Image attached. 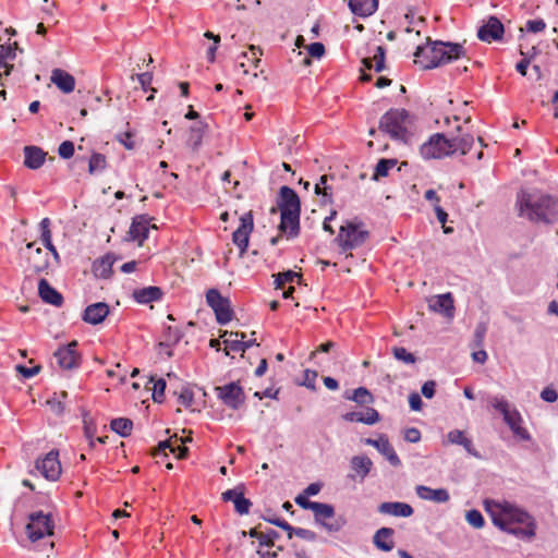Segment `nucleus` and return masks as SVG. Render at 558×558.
I'll list each match as a JSON object with an SVG mask.
<instances>
[{"label": "nucleus", "instance_id": "aec40b11", "mask_svg": "<svg viewBox=\"0 0 558 558\" xmlns=\"http://www.w3.org/2000/svg\"><path fill=\"white\" fill-rule=\"evenodd\" d=\"M350 466L352 473L349 474V477L352 481H359L360 483H362L369 474L373 468V461L364 454L354 456L350 460Z\"/></svg>", "mask_w": 558, "mask_h": 558}, {"label": "nucleus", "instance_id": "1a4fd4ad", "mask_svg": "<svg viewBox=\"0 0 558 558\" xmlns=\"http://www.w3.org/2000/svg\"><path fill=\"white\" fill-rule=\"evenodd\" d=\"M206 302L215 312L218 324L226 325L232 319L230 301L223 298L217 289H209L207 291Z\"/></svg>", "mask_w": 558, "mask_h": 558}, {"label": "nucleus", "instance_id": "4468645a", "mask_svg": "<svg viewBox=\"0 0 558 558\" xmlns=\"http://www.w3.org/2000/svg\"><path fill=\"white\" fill-rule=\"evenodd\" d=\"M244 485L239 484L234 488L223 492L221 495L223 501L233 502L234 510L241 515L247 514L252 506L251 500L244 497Z\"/></svg>", "mask_w": 558, "mask_h": 558}, {"label": "nucleus", "instance_id": "ddd939ff", "mask_svg": "<svg viewBox=\"0 0 558 558\" xmlns=\"http://www.w3.org/2000/svg\"><path fill=\"white\" fill-rule=\"evenodd\" d=\"M25 250L28 260V270H31L34 274H40L48 268V254L44 252L40 247H35L34 242L27 243Z\"/></svg>", "mask_w": 558, "mask_h": 558}, {"label": "nucleus", "instance_id": "9b49d317", "mask_svg": "<svg viewBox=\"0 0 558 558\" xmlns=\"http://www.w3.org/2000/svg\"><path fill=\"white\" fill-rule=\"evenodd\" d=\"M253 215L248 211L241 216L240 226L232 233V241L239 247L241 255H243L247 250L248 239L253 231Z\"/></svg>", "mask_w": 558, "mask_h": 558}, {"label": "nucleus", "instance_id": "a211bd4d", "mask_svg": "<svg viewBox=\"0 0 558 558\" xmlns=\"http://www.w3.org/2000/svg\"><path fill=\"white\" fill-rule=\"evenodd\" d=\"M504 32L502 23L496 16H490L486 24L478 28L477 37L482 41L492 43L501 39Z\"/></svg>", "mask_w": 558, "mask_h": 558}, {"label": "nucleus", "instance_id": "a19ab883", "mask_svg": "<svg viewBox=\"0 0 558 558\" xmlns=\"http://www.w3.org/2000/svg\"><path fill=\"white\" fill-rule=\"evenodd\" d=\"M345 398L359 404H369L374 401L372 393L365 387L354 389L352 395Z\"/></svg>", "mask_w": 558, "mask_h": 558}, {"label": "nucleus", "instance_id": "37998d69", "mask_svg": "<svg viewBox=\"0 0 558 558\" xmlns=\"http://www.w3.org/2000/svg\"><path fill=\"white\" fill-rule=\"evenodd\" d=\"M295 280L300 281L301 275L295 271L288 270V271L279 272L276 275L275 284H276V288H281L284 283L293 282Z\"/></svg>", "mask_w": 558, "mask_h": 558}, {"label": "nucleus", "instance_id": "774afa93", "mask_svg": "<svg viewBox=\"0 0 558 558\" xmlns=\"http://www.w3.org/2000/svg\"><path fill=\"white\" fill-rule=\"evenodd\" d=\"M541 398L546 401V402H549V403H553L555 401H557L558 399V393L555 389H551V388H545L542 390L541 392Z\"/></svg>", "mask_w": 558, "mask_h": 558}, {"label": "nucleus", "instance_id": "2eb2a0df", "mask_svg": "<svg viewBox=\"0 0 558 558\" xmlns=\"http://www.w3.org/2000/svg\"><path fill=\"white\" fill-rule=\"evenodd\" d=\"M77 342L72 341L66 345L59 348L54 356L59 366L63 369H72L80 364V354L76 351Z\"/></svg>", "mask_w": 558, "mask_h": 558}, {"label": "nucleus", "instance_id": "dca6fc26", "mask_svg": "<svg viewBox=\"0 0 558 558\" xmlns=\"http://www.w3.org/2000/svg\"><path fill=\"white\" fill-rule=\"evenodd\" d=\"M428 308L435 313L441 314L446 318H453L454 304L450 292L434 295L428 300Z\"/></svg>", "mask_w": 558, "mask_h": 558}, {"label": "nucleus", "instance_id": "69168bd1", "mask_svg": "<svg viewBox=\"0 0 558 558\" xmlns=\"http://www.w3.org/2000/svg\"><path fill=\"white\" fill-rule=\"evenodd\" d=\"M295 536L308 542H315L317 539V534L314 531L303 527H298Z\"/></svg>", "mask_w": 558, "mask_h": 558}, {"label": "nucleus", "instance_id": "49530a36", "mask_svg": "<svg viewBox=\"0 0 558 558\" xmlns=\"http://www.w3.org/2000/svg\"><path fill=\"white\" fill-rule=\"evenodd\" d=\"M50 225L51 221L49 218H44L39 223L40 240L45 246L52 244Z\"/></svg>", "mask_w": 558, "mask_h": 558}, {"label": "nucleus", "instance_id": "b1692460", "mask_svg": "<svg viewBox=\"0 0 558 558\" xmlns=\"http://www.w3.org/2000/svg\"><path fill=\"white\" fill-rule=\"evenodd\" d=\"M378 511L381 514L393 517L409 518L413 514V508L405 502L401 501H386L378 506Z\"/></svg>", "mask_w": 558, "mask_h": 558}, {"label": "nucleus", "instance_id": "13d9d810", "mask_svg": "<svg viewBox=\"0 0 558 558\" xmlns=\"http://www.w3.org/2000/svg\"><path fill=\"white\" fill-rule=\"evenodd\" d=\"M193 400H194L193 391L187 387L182 388V390L179 395V402L184 407H190V405H192Z\"/></svg>", "mask_w": 558, "mask_h": 558}, {"label": "nucleus", "instance_id": "cd10ccee", "mask_svg": "<svg viewBox=\"0 0 558 558\" xmlns=\"http://www.w3.org/2000/svg\"><path fill=\"white\" fill-rule=\"evenodd\" d=\"M50 81L64 94L72 93L75 88L74 76L61 69L52 70Z\"/></svg>", "mask_w": 558, "mask_h": 558}, {"label": "nucleus", "instance_id": "7c9ffc66", "mask_svg": "<svg viewBox=\"0 0 558 558\" xmlns=\"http://www.w3.org/2000/svg\"><path fill=\"white\" fill-rule=\"evenodd\" d=\"M347 422H360L367 425H373L379 421V413L374 408H367L362 412H348L342 415Z\"/></svg>", "mask_w": 558, "mask_h": 558}, {"label": "nucleus", "instance_id": "f03ea898", "mask_svg": "<svg viewBox=\"0 0 558 558\" xmlns=\"http://www.w3.org/2000/svg\"><path fill=\"white\" fill-rule=\"evenodd\" d=\"M517 216L533 223L554 225L558 221V198L538 190L521 189L515 196Z\"/></svg>", "mask_w": 558, "mask_h": 558}, {"label": "nucleus", "instance_id": "c85d7f7f", "mask_svg": "<svg viewBox=\"0 0 558 558\" xmlns=\"http://www.w3.org/2000/svg\"><path fill=\"white\" fill-rule=\"evenodd\" d=\"M38 294L40 299L53 306H61L63 296L54 288H52L46 279H40L38 282Z\"/></svg>", "mask_w": 558, "mask_h": 558}, {"label": "nucleus", "instance_id": "6e6d98bb", "mask_svg": "<svg viewBox=\"0 0 558 558\" xmlns=\"http://www.w3.org/2000/svg\"><path fill=\"white\" fill-rule=\"evenodd\" d=\"M166 381L165 379L160 378L154 384L153 388V399L156 402H161L166 389Z\"/></svg>", "mask_w": 558, "mask_h": 558}, {"label": "nucleus", "instance_id": "3c124183", "mask_svg": "<svg viewBox=\"0 0 558 558\" xmlns=\"http://www.w3.org/2000/svg\"><path fill=\"white\" fill-rule=\"evenodd\" d=\"M263 54L259 47L251 46L248 52H243L242 57L246 58L252 64L257 68L260 62V56Z\"/></svg>", "mask_w": 558, "mask_h": 558}, {"label": "nucleus", "instance_id": "58836bf2", "mask_svg": "<svg viewBox=\"0 0 558 558\" xmlns=\"http://www.w3.org/2000/svg\"><path fill=\"white\" fill-rule=\"evenodd\" d=\"M328 175H322L315 184V194L322 195L325 203H332V189L328 184Z\"/></svg>", "mask_w": 558, "mask_h": 558}, {"label": "nucleus", "instance_id": "e2e57ef3", "mask_svg": "<svg viewBox=\"0 0 558 558\" xmlns=\"http://www.w3.org/2000/svg\"><path fill=\"white\" fill-rule=\"evenodd\" d=\"M295 502L302 507L303 509L314 511V509L317 507L318 501H312L308 500L305 496L299 495L295 498Z\"/></svg>", "mask_w": 558, "mask_h": 558}, {"label": "nucleus", "instance_id": "423d86ee", "mask_svg": "<svg viewBox=\"0 0 558 558\" xmlns=\"http://www.w3.org/2000/svg\"><path fill=\"white\" fill-rule=\"evenodd\" d=\"M368 238V231L362 228V223L348 222L340 227L336 239L342 251H349L361 246Z\"/></svg>", "mask_w": 558, "mask_h": 558}, {"label": "nucleus", "instance_id": "2f4dec72", "mask_svg": "<svg viewBox=\"0 0 558 558\" xmlns=\"http://www.w3.org/2000/svg\"><path fill=\"white\" fill-rule=\"evenodd\" d=\"M395 534L393 529L391 527H380L377 530L373 536V543L374 545L383 550V551H390L393 548V541L392 536Z\"/></svg>", "mask_w": 558, "mask_h": 558}, {"label": "nucleus", "instance_id": "bb28decb", "mask_svg": "<svg viewBox=\"0 0 558 558\" xmlns=\"http://www.w3.org/2000/svg\"><path fill=\"white\" fill-rule=\"evenodd\" d=\"M149 219L145 215L137 216L133 219L130 230L129 236L133 241H138L140 244L147 239L149 232Z\"/></svg>", "mask_w": 558, "mask_h": 558}, {"label": "nucleus", "instance_id": "39448f33", "mask_svg": "<svg viewBox=\"0 0 558 558\" xmlns=\"http://www.w3.org/2000/svg\"><path fill=\"white\" fill-rule=\"evenodd\" d=\"M410 116L405 109H390L379 121V130L393 140H404L408 132Z\"/></svg>", "mask_w": 558, "mask_h": 558}, {"label": "nucleus", "instance_id": "bf43d9fd", "mask_svg": "<svg viewBox=\"0 0 558 558\" xmlns=\"http://www.w3.org/2000/svg\"><path fill=\"white\" fill-rule=\"evenodd\" d=\"M17 47V44L14 43L13 46H1L0 47V59H5L7 61L15 59V49Z\"/></svg>", "mask_w": 558, "mask_h": 558}, {"label": "nucleus", "instance_id": "603ef678", "mask_svg": "<svg viewBox=\"0 0 558 558\" xmlns=\"http://www.w3.org/2000/svg\"><path fill=\"white\" fill-rule=\"evenodd\" d=\"M279 537V533L275 530H269L265 533H262L259 537V545L260 546H274L275 541Z\"/></svg>", "mask_w": 558, "mask_h": 558}, {"label": "nucleus", "instance_id": "338daca9", "mask_svg": "<svg viewBox=\"0 0 558 558\" xmlns=\"http://www.w3.org/2000/svg\"><path fill=\"white\" fill-rule=\"evenodd\" d=\"M435 387H436L435 381H433V380L425 381L421 388L422 395L427 399L433 398L435 395Z\"/></svg>", "mask_w": 558, "mask_h": 558}, {"label": "nucleus", "instance_id": "412c9836", "mask_svg": "<svg viewBox=\"0 0 558 558\" xmlns=\"http://www.w3.org/2000/svg\"><path fill=\"white\" fill-rule=\"evenodd\" d=\"M505 423L509 426L514 436L519 437L522 440H529L531 438L529 432L522 427V416L520 412L511 408L505 415L502 416Z\"/></svg>", "mask_w": 558, "mask_h": 558}, {"label": "nucleus", "instance_id": "0e129e2a", "mask_svg": "<svg viewBox=\"0 0 558 558\" xmlns=\"http://www.w3.org/2000/svg\"><path fill=\"white\" fill-rule=\"evenodd\" d=\"M404 439L412 444L418 442L421 440V432L415 427L407 428Z\"/></svg>", "mask_w": 558, "mask_h": 558}, {"label": "nucleus", "instance_id": "8fccbe9b", "mask_svg": "<svg viewBox=\"0 0 558 558\" xmlns=\"http://www.w3.org/2000/svg\"><path fill=\"white\" fill-rule=\"evenodd\" d=\"M489 403L502 416L505 415V413H507L511 409L510 403L504 397H498V396L492 397L489 399Z\"/></svg>", "mask_w": 558, "mask_h": 558}, {"label": "nucleus", "instance_id": "4be33fe9", "mask_svg": "<svg viewBox=\"0 0 558 558\" xmlns=\"http://www.w3.org/2000/svg\"><path fill=\"white\" fill-rule=\"evenodd\" d=\"M109 314V306L105 302L88 305L83 313V320L90 325L100 324Z\"/></svg>", "mask_w": 558, "mask_h": 558}, {"label": "nucleus", "instance_id": "864d4df0", "mask_svg": "<svg viewBox=\"0 0 558 558\" xmlns=\"http://www.w3.org/2000/svg\"><path fill=\"white\" fill-rule=\"evenodd\" d=\"M58 154L63 159H69L74 154V144L71 141H64L58 148Z\"/></svg>", "mask_w": 558, "mask_h": 558}, {"label": "nucleus", "instance_id": "f3484780", "mask_svg": "<svg viewBox=\"0 0 558 558\" xmlns=\"http://www.w3.org/2000/svg\"><path fill=\"white\" fill-rule=\"evenodd\" d=\"M278 207L280 213H301V202L298 194L289 186H281Z\"/></svg>", "mask_w": 558, "mask_h": 558}, {"label": "nucleus", "instance_id": "a18cd8bd", "mask_svg": "<svg viewBox=\"0 0 558 558\" xmlns=\"http://www.w3.org/2000/svg\"><path fill=\"white\" fill-rule=\"evenodd\" d=\"M465 520L471 526H473L475 529H481L485 524V520H484L482 513L475 509L469 510L466 512Z\"/></svg>", "mask_w": 558, "mask_h": 558}, {"label": "nucleus", "instance_id": "e433bc0d", "mask_svg": "<svg viewBox=\"0 0 558 558\" xmlns=\"http://www.w3.org/2000/svg\"><path fill=\"white\" fill-rule=\"evenodd\" d=\"M223 343L227 349L234 351V352H245V345H244V339L245 333L243 332H225L222 336Z\"/></svg>", "mask_w": 558, "mask_h": 558}, {"label": "nucleus", "instance_id": "f257e3e1", "mask_svg": "<svg viewBox=\"0 0 558 558\" xmlns=\"http://www.w3.org/2000/svg\"><path fill=\"white\" fill-rule=\"evenodd\" d=\"M484 507L493 523L501 531L520 539L531 541L536 535L537 523L523 508L507 500L486 499Z\"/></svg>", "mask_w": 558, "mask_h": 558}, {"label": "nucleus", "instance_id": "c9c22d12", "mask_svg": "<svg viewBox=\"0 0 558 558\" xmlns=\"http://www.w3.org/2000/svg\"><path fill=\"white\" fill-rule=\"evenodd\" d=\"M385 48L383 46H377L373 57L364 58L362 63L366 70L374 69L376 72H381L385 69Z\"/></svg>", "mask_w": 558, "mask_h": 558}, {"label": "nucleus", "instance_id": "a878e982", "mask_svg": "<svg viewBox=\"0 0 558 558\" xmlns=\"http://www.w3.org/2000/svg\"><path fill=\"white\" fill-rule=\"evenodd\" d=\"M447 441L452 445H460L462 446L465 451L477 459H481L482 456L480 452L475 449L472 439L466 437L465 433L460 429H452L447 434Z\"/></svg>", "mask_w": 558, "mask_h": 558}, {"label": "nucleus", "instance_id": "4d7b16f0", "mask_svg": "<svg viewBox=\"0 0 558 558\" xmlns=\"http://www.w3.org/2000/svg\"><path fill=\"white\" fill-rule=\"evenodd\" d=\"M546 27V23L542 19L537 20H529L525 24V28L530 33H539L544 31Z\"/></svg>", "mask_w": 558, "mask_h": 558}, {"label": "nucleus", "instance_id": "5fc2aeb1", "mask_svg": "<svg viewBox=\"0 0 558 558\" xmlns=\"http://www.w3.org/2000/svg\"><path fill=\"white\" fill-rule=\"evenodd\" d=\"M111 266L112 263L109 260V258L101 259L99 264L95 266V272L98 276L106 278L111 272Z\"/></svg>", "mask_w": 558, "mask_h": 558}, {"label": "nucleus", "instance_id": "393cba45", "mask_svg": "<svg viewBox=\"0 0 558 558\" xmlns=\"http://www.w3.org/2000/svg\"><path fill=\"white\" fill-rule=\"evenodd\" d=\"M416 495L424 500L434 501L436 504H445L450 499V495L446 488H430L425 485L415 487Z\"/></svg>", "mask_w": 558, "mask_h": 558}, {"label": "nucleus", "instance_id": "680f3d73", "mask_svg": "<svg viewBox=\"0 0 558 558\" xmlns=\"http://www.w3.org/2000/svg\"><path fill=\"white\" fill-rule=\"evenodd\" d=\"M16 371L25 378H31L37 375L40 371V366L26 367L24 365H16Z\"/></svg>", "mask_w": 558, "mask_h": 558}, {"label": "nucleus", "instance_id": "052dcab7", "mask_svg": "<svg viewBox=\"0 0 558 558\" xmlns=\"http://www.w3.org/2000/svg\"><path fill=\"white\" fill-rule=\"evenodd\" d=\"M308 54L314 58H322L325 53V47L322 43H313L307 48Z\"/></svg>", "mask_w": 558, "mask_h": 558}, {"label": "nucleus", "instance_id": "79ce46f5", "mask_svg": "<svg viewBox=\"0 0 558 558\" xmlns=\"http://www.w3.org/2000/svg\"><path fill=\"white\" fill-rule=\"evenodd\" d=\"M106 168V157L102 154L94 153L89 159V173L100 172Z\"/></svg>", "mask_w": 558, "mask_h": 558}, {"label": "nucleus", "instance_id": "de8ad7c7", "mask_svg": "<svg viewBox=\"0 0 558 558\" xmlns=\"http://www.w3.org/2000/svg\"><path fill=\"white\" fill-rule=\"evenodd\" d=\"M393 356L405 364L415 363V356L403 347H396L392 350Z\"/></svg>", "mask_w": 558, "mask_h": 558}, {"label": "nucleus", "instance_id": "0eeeda50", "mask_svg": "<svg viewBox=\"0 0 558 558\" xmlns=\"http://www.w3.org/2000/svg\"><path fill=\"white\" fill-rule=\"evenodd\" d=\"M313 513L315 523L329 533L339 532L347 524L343 515L336 517L335 508L329 504L318 502Z\"/></svg>", "mask_w": 558, "mask_h": 558}, {"label": "nucleus", "instance_id": "6ab92c4d", "mask_svg": "<svg viewBox=\"0 0 558 558\" xmlns=\"http://www.w3.org/2000/svg\"><path fill=\"white\" fill-rule=\"evenodd\" d=\"M366 445L375 447L393 466H400L401 461L396 453L393 447L389 442L387 436L381 435L378 439L366 438L364 439Z\"/></svg>", "mask_w": 558, "mask_h": 558}, {"label": "nucleus", "instance_id": "72a5a7b5", "mask_svg": "<svg viewBox=\"0 0 558 558\" xmlns=\"http://www.w3.org/2000/svg\"><path fill=\"white\" fill-rule=\"evenodd\" d=\"M162 296V291L158 287H146L142 289L134 290L133 298L140 304H148L150 302H155L160 300Z\"/></svg>", "mask_w": 558, "mask_h": 558}, {"label": "nucleus", "instance_id": "4c0bfd02", "mask_svg": "<svg viewBox=\"0 0 558 558\" xmlns=\"http://www.w3.org/2000/svg\"><path fill=\"white\" fill-rule=\"evenodd\" d=\"M110 427L114 433H117L121 437H128L131 435L133 422L126 417H118L111 421Z\"/></svg>", "mask_w": 558, "mask_h": 558}, {"label": "nucleus", "instance_id": "c756f323", "mask_svg": "<svg viewBox=\"0 0 558 558\" xmlns=\"http://www.w3.org/2000/svg\"><path fill=\"white\" fill-rule=\"evenodd\" d=\"M280 231L289 238H295L300 232V213H280Z\"/></svg>", "mask_w": 558, "mask_h": 558}, {"label": "nucleus", "instance_id": "9d476101", "mask_svg": "<svg viewBox=\"0 0 558 558\" xmlns=\"http://www.w3.org/2000/svg\"><path fill=\"white\" fill-rule=\"evenodd\" d=\"M218 398L232 410H238L245 402V393L238 383H229L221 387H216Z\"/></svg>", "mask_w": 558, "mask_h": 558}, {"label": "nucleus", "instance_id": "6e6552de", "mask_svg": "<svg viewBox=\"0 0 558 558\" xmlns=\"http://www.w3.org/2000/svg\"><path fill=\"white\" fill-rule=\"evenodd\" d=\"M29 522L26 525L27 537L32 542H37L45 536L53 534L54 524L49 513L36 511L29 514Z\"/></svg>", "mask_w": 558, "mask_h": 558}, {"label": "nucleus", "instance_id": "7ed1b4c3", "mask_svg": "<svg viewBox=\"0 0 558 558\" xmlns=\"http://www.w3.org/2000/svg\"><path fill=\"white\" fill-rule=\"evenodd\" d=\"M457 130L459 135L450 138L441 133L430 136L429 141L420 148L422 157L424 159H438L458 151L461 155L468 154L474 143V137L470 133H461L460 126Z\"/></svg>", "mask_w": 558, "mask_h": 558}, {"label": "nucleus", "instance_id": "f704fd0d", "mask_svg": "<svg viewBox=\"0 0 558 558\" xmlns=\"http://www.w3.org/2000/svg\"><path fill=\"white\" fill-rule=\"evenodd\" d=\"M378 5L377 0H350L349 7L351 11L360 16L372 15Z\"/></svg>", "mask_w": 558, "mask_h": 558}, {"label": "nucleus", "instance_id": "20e7f679", "mask_svg": "<svg viewBox=\"0 0 558 558\" xmlns=\"http://www.w3.org/2000/svg\"><path fill=\"white\" fill-rule=\"evenodd\" d=\"M465 54L461 44L445 43L440 40L429 41L426 47L418 46L414 53L423 69H434L441 64L452 62Z\"/></svg>", "mask_w": 558, "mask_h": 558}, {"label": "nucleus", "instance_id": "5701e85b", "mask_svg": "<svg viewBox=\"0 0 558 558\" xmlns=\"http://www.w3.org/2000/svg\"><path fill=\"white\" fill-rule=\"evenodd\" d=\"M191 438H187L183 440L182 438H178L177 435L174 437L160 441L158 444L157 449L154 451V454H157L159 452L165 451L166 449H169L173 454L177 456L178 459H183L187 456L189 449L184 446L186 441H191Z\"/></svg>", "mask_w": 558, "mask_h": 558}, {"label": "nucleus", "instance_id": "f8f14e48", "mask_svg": "<svg viewBox=\"0 0 558 558\" xmlns=\"http://www.w3.org/2000/svg\"><path fill=\"white\" fill-rule=\"evenodd\" d=\"M58 457V451L51 450L45 458L36 461V469L49 481L58 480L61 474V464Z\"/></svg>", "mask_w": 558, "mask_h": 558}, {"label": "nucleus", "instance_id": "ea45409f", "mask_svg": "<svg viewBox=\"0 0 558 558\" xmlns=\"http://www.w3.org/2000/svg\"><path fill=\"white\" fill-rule=\"evenodd\" d=\"M396 165L397 159H380L375 167L372 179L378 181L380 178L387 177L389 171L396 167Z\"/></svg>", "mask_w": 558, "mask_h": 558}, {"label": "nucleus", "instance_id": "09e8293b", "mask_svg": "<svg viewBox=\"0 0 558 558\" xmlns=\"http://www.w3.org/2000/svg\"><path fill=\"white\" fill-rule=\"evenodd\" d=\"M203 133L204 126L202 124L191 126L189 141L192 143L194 149L198 148L202 144Z\"/></svg>", "mask_w": 558, "mask_h": 558}, {"label": "nucleus", "instance_id": "c03bdc74", "mask_svg": "<svg viewBox=\"0 0 558 558\" xmlns=\"http://www.w3.org/2000/svg\"><path fill=\"white\" fill-rule=\"evenodd\" d=\"M487 332V325L485 323H480L476 325L474 330L473 340L471 343L472 348H481L484 343V339Z\"/></svg>", "mask_w": 558, "mask_h": 558}, {"label": "nucleus", "instance_id": "473e14b6", "mask_svg": "<svg viewBox=\"0 0 558 558\" xmlns=\"http://www.w3.org/2000/svg\"><path fill=\"white\" fill-rule=\"evenodd\" d=\"M24 165L29 169H38L45 162L46 154L37 146H26L24 148Z\"/></svg>", "mask_w": 558, "mask_h": 558}]
</instances>
